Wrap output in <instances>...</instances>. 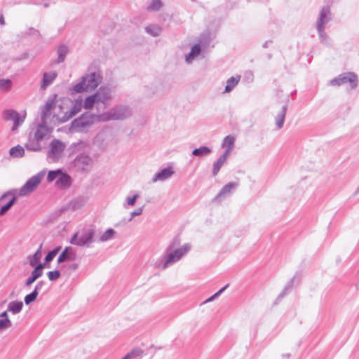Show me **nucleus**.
I'll return each instance as SVG.
<instances>
[{
	"label": "nucleus",
	"instance_id": "f257e3e1",
	"mask_svg": "<svg viewBox=\"0 0 359 359\" xmlns=\"http://www.w3.org/2000/svg\"><path fill=\"white\" fill-rule=\"evenodd\" d=\"M57 95H54L53 97H49L47 101H52L54 109H52L53 118H55L61 122H65L79 113L83 107V100H76L72 107L64 111V107L57 105L55 102Z\"/></svg>",
	"mask_w": 359,
	"mask_h": 359
},
{
	"label": "nucleus",
	"instance_id": "f03ea898",
	"mask_svg": "<svg viewBox=\"0 0 359 359\" xmlns=\"http://www.w3.org/2000/svg\"><path fill=\"white\" fill-rule=\"evenodd\" d=\"M102 80V77L99 71L92 72L89 69L88 73L83 76L81 81L72 88V90L76 93L92 91L98 86Z\"/></svg>",
	"mask_w": 359,
	"mask_h": 359
},
{
	"label": "nucleus",
	"instance_id": "7ed1b4c3",
	"mask_svg": "<svg viewBox=\"0 0 359 359\" xmlns=\"http://www.w3.org/2000/svg\"><path fill=\"white\" fill-rule=\"evenodd\" d=\"M52 109H54L52 101H46V104L41 107V122L38 125L34 134V137L37 141L43 140L48 133L46 123L48 119L53 116Z\"/></svg>",
	"mask_w": 359,
	"mask_h": 359
},
{
	"label": "nucleus",
	"instance_id": "20e7f679",
	"mask_svg": "<svg viewBox=\"0 0 359 359\" xmlns=\"http://www.w3.org/2000/svg\"><path fill=\"white\" fill-rule=\"evenodd\" d=\"M95 229L93 226L83 228L73 235L70 243L81 247H89L95 241Z\"/></svg>",
	"mask_w": 359,
	"mask_h": 359
},
{
	"label": "nucleus",
	"instance_id": "39448f33",
	"mask_svg": "<svg viewBox=\"0 0 359 359\" xmlns=\"http://www.w3.org/2000/svg\"><path fill=\"white\" fill-rule=\"evenodd\" d=\"M132 115V109L126 105H116L108 111L100 115V119L104 121L123 120Z\"/></svg>",
	"mask_w": 359,
	"mask_h": 359
},
{
	"label": "nucleus",
	"instance_id": "423d86ee",
	"mask_svg": "<svg viewBox=\"0 0 359 359\" xmlns=\"http://www.w3.org/2000/svg\"><path fill=\"white\" fill-rule=\"evenodd\" d=\"M190 250L191 245L189 243H186L182 247L169 252H168V250H165V259L163 262L162 269H165L169 266L180 261Z\"/></svg>",
	"mask_w": 359,
	"mask_h": 359
},
{
	"label": "nucleus",
	"instance_id": "0eeeda50",
	"mask_svg": "<svg viewBox=\"0 0 359 359\" xmlns=\"http://www.w3.org/2000/svg\"><path fill=\"white\" fill-rule=\"evenodd\" d=\"M66 145L60 140L54 139L49 144L47 159L50 163H57L63 156Z\"/></svg>",
	"mask_w": 359,
	"mask_h": 359
},
{
	"label": "nucleus",
	"instance_id": "6e6552de",
	"mask_svg": "<svg viewBox=\"0 0 359 359\" xmlns=\"http://www.w3.org/2000/svg\"><path fill=\"white\" fill-rule=\"evenodd\" d=\"M44 174V172L41 171L32 176L20 189H18L17 194L20 196H26L32 194L41 183Z\"/></svg>",
	"mask_w": 359,
	"mask_h": 359
},
{
	"label": "nucleus",
	"instance_id": "1a4fd4ad",
	"mask_svg": "<svg viewBox=\"0 0 359 359\" xmlns=\"http://www.w3.org/2000/svg\"><path fill=\"white\" fill-rule=\"evenodd\" d=\"M348 82L352 89H355L358 86V76L353 72H346L339 75V76L332 79L330 84L332 86H341Z\"/></svg>",
	"mask_w": 359,
	"mask_h": 359
},
{
	"label": "nucleus",
	"instance_id": "9d476101",
	"mask_svg": "<svg viewBox=\"0 0 359 359\" xmlns=\"http://www.w3.org/2000/svg\"><path fill=\"white\" fill-rule=\"evenodd\" d=\"M3 117L6 121H13L12 131H15L18 130V126L24 122L25 115L20 116L16 111L13 109H7L3 112Z\"/></svg>",
	"mask_w": 359,
	"mask_h": 359
},
{
	"label": "nucleus",
	"instance_id": "9b49d317",
	"mask_svg": "<svg viewBox=\"0 0 359 359\" xmlns=\"http://www.w3.org/2000/svg\"><path fill=\"white\" fill-rule=\"evenodd\" d=\"M17 191H18L17 189H12L1 195V196L0 197V201H1L8 196H11V198L6 205H3L0 208V216L4 215L12 208V206L16 203V201H17L16 194H18Z\"/></svg>",
	"mask_w": 359,
	"mask_h": 359
},
{
	"label": "nucleus",
	"instance_id": "f8f14e48",
	"mask_svg": "<svg viewBox=\"0 0 359 359\" xmlns=\"http://www.w3.org/2000/svg\"><path fill=\"white\" fill-rule=\"evenodd\" d=\"M95 95L98 104L101 103L106 107L109 104L111 100V89L107 86H101Z\"/></svg>",
	"mask_w": 359,
	"mask_h": 359
},
{
	"label": "nucleus",
	"instance_id": "ddd939ff",
	"mask_svg": "<svg viewBox=\"0 0 359 359\" xmlns=\"http://www.w3.org/2000/svg\"><path fill=\"white\" fill-rule=\"evenodd\" d=\"M332 20V13L330 8L328 6L323 7L321 9L318 19L316 22V27H325V25L327 24Z\"/></svg>",
	"mask_w": 359,
	"mask_h": 359
},
{
	"label": "nucleus",
	"instance_id": "4468645a",
	"mask_svg": "<svg viewBox=\"0 0 359 359\" xmlns=\"http://www.w3.org/2000/svg\"><path fill=\"white\" fill-rule=\"evenodd\" d=\"M93 123V116L86 113L83 114L81 117L76 118L72 122L74 128H84L90 126Z\"/></svg>",
	"mask_w": 359,
	"mask_h": 359
},
{
	"label": "nucleus",
	"instance_id": "2eb2a0df",
	"mask_svg": "<svg viewBox=\"0 0 359 359\" xmlns=\"http://www.w3.org/2000/svg\"><path fill=\"white\" fill-rule=\"evenodd\" d=\"M175 173L172 167H168L156 172L152 177L151 182L156 183L158 181L163 182L168 180Z\"/></svg>",
	"mask_w": 359,
	"mask_h": 359
},
{
	"label": "nucleus",
	"instance_id": "dca6fc26",
	"mask_svg": "<svg viewBox=\"0 0 359 359\" xmlns=\"http://www.w3.org/2000/svg\"><path fill=\"white\" fill-rule=\"evenodd\" d=\"M44 264L39 263L32 271L31 276L26 280L25 285L30 286L35 280L43 275Z\"/></svg>",
	"mask_w": 359,
	"mask_h": 359
},
{
	"label": "nucleus",
	"instance_id": "f3484780",
	"mask_svg": "<svg viewBox=\"0 0 359 359\" xmlns=\"http://www.w3.org/2000/svg\"><path fill=\"white\" fill-rule=\"evenodd\" d=\"M87 202V199L84 196H78L68 203L67 208L68 210L75 211L83 208Z\"/></svg>",
	"mask_w": 359,
	"mask_h": 359
},
{
	"label": "nucleus",
	"instance_id": "a211bd4d",
	"mask_svg": "<svg viewBox=\"0 0 359 359\" xmlns=\"http://www.w3.org/2000/svg\"><path fill=\"white\" fill-rule=\"evenodd\" d=\"M75 252L73 248L72 247H66L59 255L57 262L61 264L65 262L74 260L75 259Z\"/></svg>",
	"mask_w": 359,
	"mask_h": 359
},
{
	"label": "nucleus",
	"instance_id": "6ab92c4d",
	"mask_svg": "<svg viewBox=\"0 0 359 359\" xmlns=\"http://www.w3.org/2000/svg\"><path fill=\"white\" fill-rule=\"evenodd\" d=\"M72 184V180L69 175L61 172L57 180L55 182V185L60 189H67L70 187Z\"/></svg>",
	"mask_w": 359,
	"mask_h": 359
},
{
	"label": "nucleus",
	"instance_id": "aec40b11",
	"mask_svg": "<svg viewBox=\"0 0 359 359\" xmlns=\"http://www.w3.org/2000/svg\"><path fill=\"white\" fill-rule=\"evenodd\" d=\"M90 162V158L86 154H80L76 156L74 160V165L78 169L85 170L86 167L89 165Z\"/></svg>",
	"mask_w": 359,
	"mask_h": 359
},
{
	"label": "nucleus",
	"instance_id": "412c9836",
	"mask_svg": "<svg viewBox=\"0 0 359 359\" xmlns=\"http://www.w3.org/2000/svg\"><path fill=\"white\" fill-rule=\"evenodd\" d=\"M57 76L56 72H45L41 80V88L46 89L50 86Z\"/></svg>",
	"mask_w": 359,
	"mask_h": 359
},
{
	"label": "nucleus",
	"instance_id": "4be33fe9",
	"mask_svg": "<svg viewBox=\"0 0 359 359\" xmlns=\"http://www.w3.org/2000/svg\"><path fill=\"white\" fill-rule=\"evenodd\" d=\"M238 187V182H229L228 184H225L222 187V189L220 190V191L218 193V194L215 197V200H217L219 198L224 197V196H226L227 194H231L232 192V191Z\"/></svg>",
	"mask_w": 359,
	"mask_h": 359
},
{
	"label": "nucleus",
	"instance_id": "5701e85b",
	"mask_svg": "<svg viewBox=\"0 0 359 359\" xmlns=\"http://www.w3.org/2000/svg\"><path fill=\"white\" fill-rule=\"evenodd\" d=\"M229 156V155L227 154V152H224L219 156V158L217 159V161L214 163L213 168H212V175L213 176H216L218 174L221 168L223 166V165L226 161Z\"/></svg>",
	"mask_w": 359,
	"mask_h": 359
},
{
	"label": "nucleus",
	"instance_id": "b1692460",
	"mask_svg": "<svg viewBox=\"0 0 359 359\" xmlns=\"http://www.w3.org/2000/svg\"><path fill=\"white\" fill-rule=\"evenodd\" d=\"M201 50L202 49L200 44L197 43L191 47L190 53L185 55L186 62L188 64H191L193 60L200 55Z\"/></svg>",
	"mask_w": 359,
	"mask_h": 359
},
{
	"label": "nucleus",
	"instance_id": "393cba45",
	"mask_svg": "<svg viewBox=\"0 0 359 359\" xmlns=\"http://www.w3.org/2000/svg\"><path fill=\"white\" fill-rule=\"evenodd\" d=\"M287 110V104L282 107L280 111L276 116V125L278 129H280L283 127L285 118Z\"/></svg>",
	"mask_w": 359,
	"mask_h": 359
},
{
	"label": "nucleus",
	"instance_id": "a878e982",
	"mask_svg": "<svg viewBox=\"0 0 359 359\" xmlns=\"http://www.w3.org/2000/svg\"><path fill=\"white\" fill-rule=\"evenodd\" d=\"M23 308V302L21 301H12L8 303L7 311L15 315L21 312Z\"/></svg>",
	"mask_w": 359,
	"mask_h": 359
},
{
	"label": "nucleus",
	"instance_id": "bb28decb",
	"mask_svg": "<svg viewBox=\"0 0 359 359\" xmlns=\"http://www.w3.org/2000/svg\"><path fill=\"white\" fill-rule=\"evenodd\" d=\"M144 29L148 34L154 37L160 36L162 32V28L156 24L149 25Z\"/></svg>",
	"mask_w": 359,
	"mask_h": 359
},
{
	"label": "nucleus",
	"instance_id": "cd10ccee",
	"mask_svg": "<svg viewBox=\"0 0 359 359\" xmlns=\"http://www.w3.org/2000/svg\"><path fill=\"white\" fill-rule=\"evenodd\" d=\"M41 141H37L34 137H30L29 141L25 144V148L27 150L32 151H39L41 150V146L40 144Z\"/></svg>",
	"mask_w": 359,
	"mask_h": 359
},
{
	"label": "nucleus",
	"instance_id": "c85d7f7f",
	"mask_svg": "<svg viewBox=\"0 0 359 359\" xmlns=\"http://www.w3.org/2000/svg\"><path fill=\"white\" fill-rule=\"evenodd\" d=\"M235 137L231 135L226 136L222 143V147H226V149L224 152H227V154H230L231 151L234 147Z\"/></svg>",
	"mask_w": 359,
	"mask_h": 359
},
{
	"label": "nucleus",
	"instance_id": "c756f323",
	"mask_svg": "<svg viewBox=\"0 0 359 359\" xmlns=\"http://www.w3.org/2000/svg\"><path fill=\"white\" fill-rule=\"evenodd\" d=\"M212 152L210 148L206 146H201L192 151V155L194 156L204 157L208 156Z\"/></svg>",
	"mask_w": 359,
	"mask_h": 359
},
{
	"label": "nucleus",
	"instance_id": "7c9ffc66",
	"mask_svg": "<svg viewBox=\"0 0 359 359\" xmlns=\"http://www.w3.org/2000/svg\"><path fill=\"white\" fill-rule=\"evenodd\" d=\"M240 79H241L240 76H237L236 77L232 76V77L229 78L226 81V86L225 87V90H224V93L231 92L237 86V84L240 81Z\"/></svg>",
	"mask_w": 359,
	"mask_h": 359
},
{
	"label": "nucleus",
	"instance_id": "2f4dec72",
	"mask_svg": "<svg viewBox=\"0 0 359 359\" xmlns=\"http://www.w3.org/2000/svg\"><path fill=\"white\" fill-rule=\"evenodd\" d=\"M9 154L12 157L20 158L25 155V149L22 146L17 145L10 149Z\"/></svg>",
	"mask_w": 359,
	"mask_h": 359
},
{
	"label": "nucleus",
	"instance_id": "473e14b6",
	"mask_svg": "<svg viewBox=\"0 0 359 359\" xmlns=\"http://www.w3.org/2000/svg\"><path fill=\"white\" fill-rule=\"evenodd\" d=\"M68 53V47L65 45H61L57 48V63H62L65 61L66 55Z\"/></svg>",
	"mask_w": 359,
	"mask_h": 359
},
{
	"label": "nucleus",
	"instance_id": "72a5a7b5",
	"mask_svg": "<svg viewBox=\"0 0 359 359\" xmlns=\"http://www.w3.org/2000/svg\"><path fill=\"white\" fill-rule=\"evenodd\" d=\"M95 104H98V102H97L95 95L93 94V95H90L86 98L84 103L83 104V107L85 109H90L93 108V107Z\"/></svg>",
	"mask_w": 359,
	"mask_h": 359
},
{
	"label": "nucleus",
	"instance_id": "f704fd0d",
	"mask_svg": "<svg viewBox=\"0 0 359 359\" xmlns=\"http://www.w3.org/2000/svg\"><path fill=\"white\" fill-rule=\"evenodd\" d=\"M41 245L40 246V248L30 257L29 264L32 266L36 267L39 264V261L41 257Z\"/></svg>",
	"mask_w": 359,
	"mask_h": 359
},
{
	"label": "nucleus",
	"instance_id": "c9c22d12",
	"mask_svg": "<svg viewBox=\"0 0 359 359\" xmlns=\"http://www.w3.org/2000/svg\"><path fill=\"white\" fill-rule=\"evenodd\" d=\"M319 39L321 43H327L329 41V36L325 32V27H316Z\"/></svg>",
	"mask_w": 359,
	"mask_h": 359
},
{
	"label": "nucleus",
	"instance_id": "e433bc0d",
	"mask_svg": "<svg viewBox=\"0 0 359 359\" xmlns=\"http://www.w3.org/2000/svg\"><path fill=\"white\" fill-rule=\"evenodd\" d=\"M115 233L116 232L114 229H109L100 236L99 240L100 242H105L109 240H111V238H113Z\"/></svg>",
	"mask_w": 359,
	"mask_h": 359
},
{
	"label": "nucleus",
	"instance_id": "4c0bfd02",
	"mask_svg": "<svg viewBox=\"0 0 359 359\" xmlns=\"http://www.w3.org/2000/svg\"><path fill=\"white\" fill-rule=\"evenodd\" d=\"M60 250H61V246H57L55 248H54L53 250L48 252L45 257V262L47 263H49L50 262H51L54 259V257L57 255V254L60 252Z\"/></svg>",
	"mask_w": 359,
	"mask_h": 359
},
{
	"label": "nucleus",
	"instance_id": "58836bf2",
	"mask_svg": "<svg viewBox=\"0 0 359 359\" xmlns=\"http://www.w3.org/2000/svg\"><path fill=\"white\" fill-rule=\"evenodd\" d=\"M161 7V0H152L150 5L147 7V10L149 11H158Z\"/></svg>",
	"mask_w": 359,
	"mask_h": 359
},
{
	"label": "nucleus",
	"instance_id": "ea45409f",
	"mask_svg": "<svg viewBox=\"0 0 359 359\" xmlns=\"http://www.w3.org/2000/svg\"><path fill=\"white\" fill-rule=\"evenodd\" d=\"M61 172H62L61 169L49 171L48 173V176H47V181L48 182H51L54 181L55 180H57L59 175H60Z\"/></svg>",
	"mask_w": 359,
	"mask_h": 359
},
{
	"label": "nucleus",
	"instance_id": "a19ab883",
	"mask_svg": "<svg viewBox=\"0 0 359 359\" xmlns=\"http://www.w3.org/2000/svg\"><path fill=\"white\" fill-rule=\"evenodd\" d=\"M12 86V81L8 79H0V90H9Z\"/></svg>",
	"mask_w": 359,
	"mask_h": 359
},
{
	"label": "nucleus",
	"instance_id": "79ce46f5",
	"mask_svg": "<svg viewBox=\"0 0 359 359\" xmlns=\"http://www.w3.org/2000/svg\"><path fill=\"white\" fill-rule=\"evenodd\" d=\"M143 352L144 351L140 348H135L127 353L123 358L126 359H131L135 357H140L142 355Z\"/></svg>",
	"mask_w": 359,
	"mask_h": 359
},
{
	"label": "nucleus",
	"instance_id": "37998d69",
	"mask_svg": "<svg viewBox=\"0 0 359 359\" xmlns=\"http://www.w3.org/2000/svg\"><path fill=\"white\" fill-rule=\"evenodd\" d=\"M38 296L36 291H32L30 294L25 297L24 301L26 305H29L34 302Z\"/></svg>",
	"mask_w": 359,
	"mask_h": 359
},
{
	"label": "nucleus",
	"instance_id": "c03bdc74",
	"mask_svg": "<svg viewBox=\"0 0 359 359\" xmlns=\"http://www.w3.org/2000/svg\"><path fill=\"white\" fill-rule=\"evenodd\" d=\"M12 326V323L9 318L0 319V332L7 330Z\"/></svg>",
	"mask_w": 359,
	"mask_h": 359
},
{
	"label": "nucleus",
	"instance_id": "a18cd8bd",
	"mask_svg": "<svg viewBox=\"0 0 359 359\" xmlns=\"http://www.w3.org/2000/svg\"><path fill=\"white\" fill-rule=\"evenodd\" d=\"M295 279H296V275L287 283V284L285 287L283 292L278 296V299L283 298L284 297V295L285 294L287 290L292 288V287L293 286V284L295 281Z\"/></svg>",
	"mask_w": 359,
	"mask_h": 359
},
{
	"label": "nucleus",
	"instance_id": "49530a36",
	"mask_svg": "<svg viewBox=\"0 0 359 359\" xmlns=\"http://www.w3.org/2000/svg\"><path fill=\"white\" fill-rule=\"evenodd\" d=\"M47 275L50 281H55L60 278V272L58 270L51 271L48 272Z\"/></svg>",
	"mask_w": 359,
	"mask_h": 359
},
{
	"label": "nucleus",
	"instance_id": "de8ad7c7",
	"mask_svg": "<svg viewBox=\"0 0 359 359\" xmlns=\"http://www.w3.org/2000/svg\"><path fill=\"white\" fill-rule=\"evenodd\" d=\"M180 244V240L179 238L176 237L170 243V244L168 245V247L166 248L168 250V252L175 250L174 248L175 247H177Z\"/></svg>",
	"mask_w": 359,
	"mask_h": 359
},
{
	"label": "nucleus",
	"instance_id": "09e8293b",
	"mask_svg": "<svg viewBox=\"0 0 359 359\" xmlns=\"http://www.w3.org/2000/svg\"><path fill=\"white\" fill-rule=\"evenodd\" d=\"M139 194H135L133 196L130 197V196H128L126 200V203H127V205H129V206H133L135 205V203H136V201L137 199L139 198Z\"/></svg>",
	"mask_w": 359,
	"mask_h": 359
},
{
	"label": "nucleus",
	"instance_id": "8fccbe9b",
	"mask_svg": "<svg viewBox=\"0 0 359 359\" xmlns=\"http://www.w3.org/2000/svg\"><path fill=\"white\" fill-rule=\"evenodd\" d=\"M142 212L143 207H140L135 209L133 212L130 213V217L128 219V222H131L135 217L142 215Z\"/></svg>",
	"mask_w": 359,
	"mask_h": 359
},
{
	"label": "nucleus",
	"instance_id": "3c124183",
	"mask_svg": "<svg viewBox=\"0 0 359 359\" xmlns=\"http://www.w3.org/2000/svg\"><path fill=\"white\" fill-rule=\"evenodd\" d=\"M45 285V281L43 280H40L37 283V284L35 286V288L34 290V291H36L37 293L39 294V291L41 290V289L43 288V287Z\"/></svg>",
	"mask_w": 359,
	"mask_h": 359
},
{
	"label": "nucleus",
	"instance_id": "603ef678",
	"mask_svg": "<svg viewBox=\"0 0 359 359\" xmlns=\"http://www.w3.org/2000/svg\"><path fill=\"white\" fill-rule=\"evenodd\" d=\"M229 284H226L225 286H224L222 288H221L219 291H217L215 294L212 295V297L214 299L217 298L228 287Z\"/></svg>",
	"mask_w": 359,
	"mask_h": 359
},
{
	"label": "nucleus",
	"instance_id": "864d4df0",
	"mask_svg": "<svg viewBox=\"0 0 359 359\" xmlns=\"http://www.w3.org/2000/svg\"><path fill=\"white\" fill-rule=\"evenodd\" d=\"M0 317L3 318L2 319H6L8 318L7 311L2 312L0 314Z\"/></svg>",
	"mask_w": 359,
	"mask_h": 359
},
{
	"label": "nucleus",
	"instance_id": "5fc2aeb1",
	"mask_svg": "<svg viewBox=\"0 0 359 359\" xmlns=\"http://www.w3.org/2000/svg\"><path fill=\"white\" fill-rule=\"evenodd\" d=\"M5 25L4 17L3 14L0 15V25L4 26Z\"/></svg>",
	"mask_w": 359,
	"mask_h": 359
},
{
	"label": "nucleus",
	"instance_id": "6e6d98bb",
	"mask_svg": "<svg viewBox=\"0 0 359 359\" xmlns=\"http://www.w3.org/2000/svg\"><path fill=\"white\" fill-rule=\"evenodd\" d=\"M290 358H291V355L290 354H285V355H283V358L282 359H290Z\"/></svg>",
	"mask_w": 359,
	"mask_h": 359
},
{
	"label": "nucleus",
	"instance_id": "4d7b16f0",
	"mask_svg": "<svg viewBox=\"0 0 359 359\" xmlns=\"http://www.w3.org/2000/svg\"><path fill=\"white\" fill-rule=\"evenodd\" d=\"M269 43H271V41H266L263 44V47H264V48H268V46H269Z\"/></svg>",
	"mask_w": 359,
	"mask_h": 359
},
{
	"label": "nucleus",
	"instance_id": "13d9d810",
	"mask_svg": "<svg viewBox=\"0 0 359 359\" xmlns=\"http://www.w3.org/2000/svg\"><path fill=\"white\" fill-rule=\"evenodd\" d=\"M214 300V298L212 297V296H211L210 297H209L207 300H205V302H204V303H206V302H212Z\"/></svg>",
	"mask_w": 359,
	"mask_h": 359
},
{
	"label": "nucleus",
	"instance_id": "bf43d9fd",
	"mask_svg": "<svg viewBox=\"0 0 359 359\" xmlns=\"http://www.w3.org/2000/svg\"><path fill=\"white\" fill-rule=\"evenodd\" d=\"M358 194H359V186H358V188L357 189V190L355 191L354 194L357 195Z\"/></svg>",
	"mask_w": 359,
	"mask_h": 359
},
{
	"label": "nucleus",
	"instance_id": "052dcab7",
	"mask_svg": "<svg viewBox=\"0 0 359 359\" xmlns=\"http://www.w3.org/2000/svg\"><path fill=\"white\" fill-rule=\"evenodd\" d=\"M122 359H126V358H123Z\"/></svg>",
	"mask_w": 359,
	"mask_h": 359
}]
</instances>
